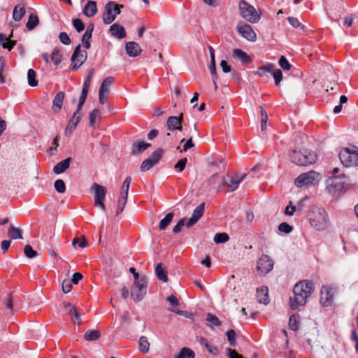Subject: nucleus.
<instances>
[{
	"label": "nucleus",
	"mask_w": 358,
	"mask_h": 358,
	"mask_svg": "<svg viewBox=\"0 0 358 358\" xmlns=\"http://www.w3.org/2000/svg\"><path fill=\"white\" fill-rule=\"evenodd\" d=\"M54 187L58 193H64L66 191V185L62 179H57L55 182Z\"/></svg>",
	"instance_id": "nucleus-45"
},
{
	"label": "nucleus",
	"mask_w": 358,
	"mask_h": 358,
	"mask_svg": "<svg viewBox=\"0 0 358 358\" xmlns=\"http://www.w3.org/2000/svg\"><path fill=\"white\" fill-rule=\"evenodd\" d=\"M39 22L38 17L34 14H31L29 17L28 21L27 22L26 27L28 30H33Z\"/></svg>",
	"instance_id": "nucleus-34"
},
{
	"label": "nucleus",
	"mask_w": 358,
	"mask_h": 358,
	"mask_svg": "<svg viewBox=\"0 0 358 358\" xmlns=\"http://www.w3.org/2000/svg\"><path fill=\"white\" fill-rule=\"evenodd\" d=\"M24 252L26 257L28 258H34L37 255L36 251H35L30 245H27L24 247Z\"/></svg>",
	"instance_id": "nucleus-49"
},
{
	"label": "nucleus",
	"mask_w": 358,
	"mask_h": 358,
	"mask_svg": "<svg viewBox=\"0 0 358 358\" xmlns=\"http://www.w3.org/2000/svg\"><path fill=\"white\" fill-rule=\"evenodd\" d=\"M206 321L208 322V325L211 328L213 326L219 327L221 325V322L218 317L211 313L207 314Z\"/></svg>",
	"instance_id": "nucleus-37"
},
{
	"label": "nucleus",
	"mask_w": 358,
	"mask_h": 358,
	"mask_svg": "<svg viewBox=\"0 0 358 358\" xmlns=\"http://www.w3.org/2000/svg\"><path fill=\"white\" fill-rule=\"evenodd\" d=\"M15 45V41L10 40V37L8 38L7 41L3 43L2 47L5 49H8L9 51L13 49Z\"/></svg>",
	"instance_id": "nucleus-61"
},
{
	"label": "nucleus",
	"mask_w": 358,
	"mask_h": 358,
	"mask_svg": "<svg viewBox=\"0 0 358 358\" xmlns=\"http://www.w3.org/2000/svg\"><path fill=\"white\" fill-rule=\"evenodd\" d=\"M185 224L186 223H185V219L180 220V221L173 227V232L174 234H178L179 232H180L182 227H184Z\"/></svg>",
	"instance_id": "nucleus-60"
},
{
	"label": "nucleus",
	"mask_w": 358,
	"mask_h": 358,
	"mask_svg": "<svg viewBox=\"0 0 358 358\" xmlns=\"http://www.w3.org/2000/svg\"><path fill=\"white\" fill-rule=\"evenodd\" d=\"M15 301V297H14L12 294H8L6 301H5V306L6 308L12 311L13 308V303Z\"/></svg>",
	"instance_id": "nucleus-48"
},
{
	"label": "nucleus",
	"mask_w": 358,
	"mask_h": 358,
	"mask_svg": "<svg viewBox=\"0 0 358 358\" xmlns=\"http://www.w3.org/2000/svg\"><path fill=\"white\" fill-rule=\"evenodd\" d=\"M73 25L78 32H81L85 29V24L79 18L73 20Z\"/></svg>",
	"instance_id": "nucleus-51"
},
{
	"label": "nucleus",
	"mask_w": 358,
	"mask_h": 358,
	"mask_svg": "<svg viewBox=\"0 0 358 358\" xmlns=\"http://www.w3.org/2000/svg\"><path fill=\"white\" fill-rule=\"evenodd\" d=\"M166 124L168 129L170 131L182 130L180 118H178L176 116L169 117L167 120Z\"/></svg>",
	"instance_id": "nucleus-24"
},
{
	"label": "nucleus",
	"mask_w": 358,
	"mask_h": 358,
	"mask_svg": "<svg viewBox=\"0 0 358 358\" xmlns=\"http://www.w3.org/2000/svg\"><path fill=\"white\" fill-rule=\"evenodd\" d=\"M237 31L242 37L247 39L248 41L254 42L256 41L257 35L252 27L248 24H238Z\"/></svg>",
	"instance_id": "nucleus-13"
},
{
	"label": "nucleus",
	"mask_w": 358,
	"mask_h": 358,
	"mask_svg": "<svg viewBox=\"0 0 358 358\" xmlns=\"http://www.w3.org/2000/svg\"><path fill=\"white\" fill-rule=\"evenodd\" d=\"M101 117V110L95 108L91 112V127L96 124Z\"/></svg>",
	"instance_id": "nucleus-42"
},
{
	"label": "nucleus",
	"mask_w": 358,
	"mask_h": 358,
	"mask_svg": "<svg viewBox=\"0 0 358 358\" xmlns=\"http://www.w3.org/2000/svg\"><path fill=\"white\" fill-rule=\"evenodd\" d=\"M233 56L243 63H249L251 62L250 56L241 49H234Z\"/></svg>",
	"instance_id": "nucleus-29"
},
{
	"label": "nucleus",
	"mask_w": 358,
	"mask_h": 358,
	"mask_svg": "<svg viewBox=\"0 0 358 358\" xmlns=\"http://www.w3.org/2000/svg\"><path fill=\"white\" fill-rule=\"evenodd\" d=\"M289 328L293 330L296 331L298 328L297 325V319L296 317L294 315H291L289 320Z\"/></svg>",
	"instance_id": "nucleus-57"
},
{
	"label": "nucleus",
	"mask_w": 358,
	"mask_h": 358,
	"mask_svg": "<svg viewBox=\"0 0 358 358\" xmlns=\"http://www.w3.org/2000/svg\"><path fill=\"white\" fill-rule=\"evenodd\" d=\"M207 350L213 355H217L219 354V350L215 346H212L209 343L205 346Z\"/></svg>",
	"instance_id": "nucleus-64"
},
{
	"label": "nucleus",
	"mask_w": 358,
	"mask_h": 358,
	"mask_svg": "<svg viewBox=\"0 0 358 358\" xmlns=\"http://www.w3.org/2000/svg\"><path fill=\"white\" fill-rule=\"evenodd\" d=\"M125 49L127 54L132 57L139 55L142 51L140 45L134 41L127 42L125 45Z\"/></svg>",
	"instance_id": "nucleus-17"
},
{
	"label": "nucleus",
	"mask_w": 358,
	"mask_h": 358,
	"mask_svg": "<svg viewBox=\"0 0 358 358\" xmlns=\"http://www.w3.org/2000/svg\"><path fill=\"white\" fill-rule=\"evenodd\" d=\"M89 86H90V73L86 76L85 81L84 83V85H83V87L82 90L81 94L79 97V101H78L77 109L76 111H78L79 113H80L83 105L84 104V103L86 100L87 94H88Z\"/></svg>",
	"instance_id": "nucleus-16"
},
{
	"label": "nucleus",
	"mask_w": 358,
	"mask_h": 358,
	"mask_svg": "<svg viewBox=\"0 0 358 358\" xmlns=\"http://www.w3.org/2000/svg\"><path fill=\"white\" fill-rule=\"evenodd\" d=\"M257 299L259 303L267 305L269 301L268 289L267 287H261L257 289Z\"/></svg>",
	"instance_id": "nucleus-18"
},
{
	"label": "nucleus",
	"mask_w": 358,
	"mask_h": 358,
	"mask_svg": "<svg viewBox=\"0 0 358 358\" xmlns=\"http://www.w3.org/2000/svg\"><path fill=\"white\" fill-rule=\"evenodd\" d=\"M279 65L283 70H289L291 65L284 56H281L279 59Z\"/></svg>",
	"instance_id": "nucleus-55"
},
{
	"label": "nucleus",
	"mask_w": 358,
	"mask_h": 358,
	"mask_svg": "<svg viewBox=\"0 0 358 358\" xmlns=\"http://www.w3.org/2000/svg\"><path fill=\"white\" fill-rule=\"evenodd\" d=\"M127 201V196L125 195H121L120 196V198L117 201V207H120L124 208Z\"/></svg>",
	"instance_id": "nucleus-62"
},
{
	"label": "nucleus",
	"mask_w": 358,
	"mask_h": 358,
	"mask_svg": "<svg viewBox=\"0 0 358 358\" xmlns=\"http://www.w3.org/2000/svg\"><path fill=\"white\" fill-rule=\"evenodd\" d=\"M289 23L296 29H299V30H305V26L302 24L296 17H289L287 18Z\"/></svg>",
	"instance_id": "nucleus-41"
},
{
	"label": "nucleus",
	"mask_w": 358,
	"mask_h": 358,
	"mask_svg": "<svg viewBox=\"0 0 358 358\" xmlns=\"http://www.w3.org/2000/svg\"><path fill=\"white\" fill-rule=\"evenodd\" d=\"M229 239V236L226 233H219L214 236V241L217 244L226 243Z\"/></svg>",
	"instance_id": "nucleus-40"
},
{
	"label": "nucleus",
	"mask_w": 358,
	"mask_h": 358,
	"mask_svg": "<svg viewBox=\"0 0 358 358\" xmlns=\"http://www.w3.org/2000/svg\"><path fill=\"white\" fill-rule=\"evenodd\" d=\"M110 32L111 35L117 38L120 39L126 36V31L122 25L117 23H115L110 27Z\"/></svg>",
	"instance_id": "nucleus-22"
},
{
	"label": "nucleus",
	"mask_w": 358,
	"mask_h": 358,
	"mask_svg": "<svg viewBox=\"0 0 358 358\" xmlns=\"http://www.w3.org/2000/svg\"><path fill=\"white\" fill-rule=\"evenodd\" d=\"M289 158L291 162L296 165L307 166L316 162L317 155L309 149L303 148L299 151L292 150L289 154Z\"/></svg>",
	"instance_id": "nucleus-2"
},
{
	"label": "nucleus",
	"mask_w": 358,
	"mask_h": 358,
	"mask_svg": "<svg viewBox=\"0 0 358 358\" xmlns=\"http://www.w3.org/2000/svg\"><path fill=\"white\" fill-rule=\"evenodd\" d=\"M131 182V178L130 176H127L125 178V180L123 182V184L122 185L121 192H120L121 195L127 194V196H128V192H129V187H130Z\"/></svg>",
	"instance_id": "nucleus-39"
},
{
	"label": "nucleus",
	"mask_w": 358,
	"mask_h": 358,
	"mask_svg": "<svg viewBox=\"0 0 358 358\" xmlns=\"http://www.w3.org/2000/svg\"><path fill=\"white\" fill-rule=\"evenodd\" d=\"M138 348L142 353H148L150 350V343L146 336H142L138 341Z\"/></svg>",
	"instance_id": "nucleus-31"
},
{
	"label": "nucleus",
	"mask_w": 358,
	"mask_h": 358,
	"mask_svg": "<svg viewBox=\"0 0 358 358\" xmlns=\"http://www.w3.org/2000/svg\"><path fill=\"white\" fill-rule=\"evenodd\" d=\"M71 158L68 157L62 162L57 163L53 168L55 174H61L64 173L70 166Z\"/></svg>",
	"instance_id": "nucleus-25"
},
{
	"label": "nucleus",
	"mask_w": 358,
	"mask_h": 358,
	"mask_svg": "<svg viewBox=\"0 0 358 358\" xmlns=\"http://www.w3.org/2000/svg\"><path fill=\"white\" fill-rule=\"evenodd\" d=\"M51 60L55 65H58L61 62L62 55L59 53V50H53L51 54Z\"/></svg>",
	"instance_id": "nucleus-50"
},
{
	"label": "nucleus",
	"mask_w": 358,
	"mask_h": 358,
	"mask_svg": "<svg viewBox=\"0 0 358 358\" xmlns=\"http://www.w3.org/2000/svg\"><path fill=\"white\" fill-rule=\"evenodd\" d=\"M150 146H151L150 143H146L144 141H138V142L134 143L131 148L130 154L131 155H136L139 153L144 152L146 149H148Z\"/></svg>",
	"instance_id": "nucleus-19"
},
{
	"label": "nucleus",
	"mask_w": 358,
	"mask_h": 358,
	"mask_svg": "<svg viewBox=\"0 0 358 358\" xmlns=\"http://www.w3.org/2000/svg\"><path fill=\"white\" fill-rule=\"evenodd\" d=\"M82 117L81 113L78 111H75L73 117L68 122V129H69V134H71L72 131L76 129L78 122L80 121Z\"/></svg>",
	"instance_id": "nucleus-28"
},
{
	"label": "nucleus",
	"mask_w": 358,
	"mask_h": 358,
	"mask_svg": "<svg viewBox=\"0 0 358 358\" xmlns=\"http://www.w3.org/2000/svg\"><path fill=\"white\" fill-rule=\"evenodd\" d=\"M163 154L164 150L161 148H158L152 153V155H150V157H148V159H150L153 163L157 164L162 157Z\"/></svg>",
	"instance_id": "nucleus-38"
},
{
	"label": "nucleus",
	"mask_w": 358,
	"mask_h": 358,
	"mask_svg": "<svg viewBox=\"0 0 358 358\" xmlns=\"http://www.w3.org/2000/svg\"><path fill=\"white\" fill-rule=\"evenodd\" d=\"M293 228L287 222H282L279 224L278 230L281 232H284L285 234H289L292 231Z\"/></svg>",
	"instance_id": "nucleus-53"
},
{
	"label": "nucleus",
	"mask_w": 358,
	"mask_h": 358,
	"mask_svg": "<svg viewBox=\"0 0 358 358\" xmlns=\"http://www.w3.org/2000/svg\"><path fill=\"white\" fill-rule=\"evenodd\" d=\"M72 245L76 247H80V248H85L87 245V241L86 238L80 239V238H75L72 241Z\"/></svg>",
	"instance_id": "nucleus-47"
},
{
	"label": "nucleus",
	"mask_w": 358,
	"mask_h": 358,
	"mask_svg": "<svg viewBox=\"0 0 358 358\" xmlns=\"http://www.w3.org/2000/svg\"><path fill=\"white\" fill-rule=\"evenodd\" d=\"M9 237L11 239H22V231L17 227H15L13 224L10 225L8 231Z\"/></svg>",
	"instance_id": "nucleus-32"
},
{
	"label": "nucleus",
	"mask_w": 358,
	"mask_h": 358,
	"mask_svg": "<svg viewBox=\"0 0 358 358\" xmlns=\"http://www.w3.org/2000/svg\"><path fill=\"white\" fill-rule=\"evenodd\" d=\"M25 13L26 10L24 3L17 5L13 8V19L16 22H19L25 15Z\"/></svg>",
	"instance_id": "nucleus-26"
},
{
	"label": "nucleus",
	"mask_w": 358,
	"mask_h": 358,
	"mask_svg": "<svg viewBox=\"0 0 358 358\" xmlns=\"http://www.w3.org/2000/svg\"><path fill=\"white\" fill-rule=\"evenodd\" d=\"M334 289L331 286H323L321 290L320 302L324 306H329L334 301Z\"/></svg>",
	"instance_id": "nucleus-14"
},
{
	"label": "nucleus",
	"mask_w": 358,
	"mask_h": 358,
	"mask_svg": "<svg viewBox=\"0 0 358 358\" xmlns=\"http://www.w3.org/2000/svg\"><path fill=\"white\" fill-rule=\"evenodd\" d=\"M64 310L71 316V321L74 324H80L81 322L80 317L76 309L71 303H66L64 306Z\"/></svg>",
	"instance_id": "nucleus-21"
},
{
	"label": "nucleus",
	"mask_w": 358,
	"mask_h": 358,
	"mask_svg": "<svg viewBox=\"0 0 358 358\" xmlns=\"http://www.w3.org/2000/svg\"><path fill=\"white\" fill-rule=\"evenodd\" d=\"M204 210L205 203L202 202L194 210L191 217L187 220L185 226L189 228L194 225L203 215Z\"/></svg>",
	"instance_id": "nucleus-15"
},
{
	"label": "nucleus",
	"mask_w": 358,
	"mask_h": 358,
	"mask_svg": "<svg viewBox=\"0 0 358 358\" xmlns=\"http://www.w3.org/2000/svg\"><path fill=\"white\" fill-rule=\"evenodd\" d=\"M155 273L159 280L164 282H167V273L164 268L163 267V264L162 263H159L157 264L155 267Z\"/></svg>",
	"instance_id": "nucleus-30"
},
{
	"label": "nucleus",
	"mask_w": 358,
	"mask_h": 358,
	"mask_svg": "<svg viewBox=\"0 0 358 358\" xmlns=\"http://www.w3.org/2000/svg\"><path fill=\"white\" fill-rule=\"evenodd\" d=\"M64 99V93L63 92H59L55 96L52 101V110L54 112H59L62 106V103Z\"/></svg>",
	"instance_id": "nucleus-27"
},
{
	"label": "nucleus",
	"mask_w": 358,
	"mask_h": 358,
	"mask_svg": "<svg viewBox=\"0 0 358 358\" xmlns=\"http://www.w3.org/2000/svg\"><path fill=\"white\" fill-rule=\"evenodd\" d=\"M113 81V77H107L103 80L99 90V100L101 104L103 105L107 102L108 95L110 93V87Z\"/></svg>",
	"instance_id": "nucleus-11"
},
{
	"label": "nucleus",
	"mask_w": 358,
	"mask_h": 358,
	"mask_svg": "<svg viewBox=\"0 0 358 358\" xmlns=\"http://www.w3.org/2000/svg\"><path fill=\"white\" fill-rule=\"evenodd\" d=\"M239 11L241 17L250 23H257L261 18L262 13L245 0L239 2Z\"/></svg>",
	"instance_id": "nucleus-4"
},
{
	"label": "nucleus",
	"mask_w": 358,
	"mask_h": 358,
	"mask_svg": "<svg viewBox=\"0 0 358 358\" xmlns=\"http://www.w3.org/2000/svg\"><path fill=\"white\" fill-rule=\"evenodd\" d=\"M36 78V72L31 69H29L27 72V80L29 86L36 87L38 85V81Z\"/></svg>",
	"instance_id": "nucleus-36"
},
{
	"label": "nucleus",
	"mask_w": 358,
	"mask_h": 358,
	"mask_svg": "<svg viewBox=\"0 0 358 358\" xmlns=\"http://www.w3.org/2000/svg\"><path fill=\"white\" fill-rule=\"evenodd\" d=\"M72 282L70 280H64L62 287L64 293L67 294L71 292L72 288Z\"/></svg>",
	"instance_id": "nucleus-54"
},
{
	"label": "nucleus",
	"mask_w": 358,
	"mask_h": 358,
	"mask_svg": "<svg viewBox=\"0 0 358 358\" xmlns=\"http://www.w3.org/2000/svg\"><path fill=\"white\" fill-rule=\"evenodd\" d=\"M313 291V283L310 281L301 280L296 283L293 289L294 297L290 298V307L296 309L304 306Z\"/></svg>",
	"instance_id": "nucleus-1"
},
{
	"label": "nucleus",
	"mask_w": 358,
	"mask_h": 358,
	"mask_svg": "<svg viewBox=\"0 0 358 358\" xmlns=\"http://www.w3.org/2000/svg\"><path fill=\"white\" fill-rule=\"evenodd\" d=\"M246 174L236 175L229 180V182L227 183V186L229 187L228 192H234L236 190L240 183L245 178Z\"/></svg>",
	"instance_id": "nucleus-20"
},
{
	"label": "nucleus",
	"mask_w": 358,
	"mask_h": 358,
	"mask_svg": "<svg viewBox=\"0 0 358 358\" xmlns=\"http://www.w3.org/2000/svg\"><path fill=\"white\" fill-rule=\"evenodd\" d=\"M156 164L155 163L148 158L142 162L140 169L142 172H145L149 171Z\"/></svg>",
	"instance_id": "nucleus-44"
},
{
	"label": "nucleus",
	"mask_w": 358,
	"mask_h": 358,
	"mask_svg": "<svg viewBox=\"0 0 358 358\" xmlns=\"http://www.w3.org/2000/svg\"><path fill=\"white\" fill-rule=\"evenodd\" d=\"M61 43L64 45H69L71 43V39L66 32H61L59 36Z\"/></svg>",
	"instance_id": "nucleus-59"
},
{
	"label": "nucleus",
	"mask_w": 358,
	"mask_h": 358,
	"mask_svg": "<svg viewBox=\"0 0 358 358\" xmlns=\"http://www.w3.org/2000/svg\"><path fill=\"white\" fill-rule=\"evenodd\" d=\"M187 159V158H183L180 159L174 166L176 169H178L180 171H182L186 166Z\"/></svg>",
	"instance_id": "nucleus-58"
},
{
	"label": "nucleus",
	"mask_w": 358,
	"mask_h": 358,
	"mask_svg": "<svg viewBox=\"0 0 358 358\" xmlns=\"http://www.w3.org/2000/svg\"><path fill=\"white\" fill-rule=\"evenodd\" d=\"M271 73L275 80V84L278 85L282 79V71L280 69L275 68Z\"/></svg>",
	"instance_id": "nucleus-46"
},
{
	"label": "nucleus",
	"mask_w": 358,
	"mask_h": 358,
	"mask_svg": "<svg viewBox=\"0 0 358 358\" xmlns=\"http://www.w3.org/2000/svg\"><path fill=\"white\" fill-rule=\"evenodd\" d=\"M310 225L317 231H324L329 227L327 213L323 208H315L308 215Z\"/></svg>",
	"instance_id": "nucleus-3"
},
{
	"label": "nucleus",
	"mask_w": 358,
	"mask_h": 358,
	"mask_svg": "<svg viewBox=\"0 0 358 358\" xmlns=\"http://www.w3.org/2000/svg\"><path fill=\"white\" fill-rule=\"evenodd\" d=\"M338 172H339V168H338V167H335L332 170L333 178L331 179V185H334L338 189H339L343 187L345 182H340L339 184H338L337 180L338 179L343 180L346 178L345 175L343 173L337 176L336 175Z\"/></svg>",
	"instance_id": "nucleus-23"
},
{
	"label": "nucleus",
	"mask_w": 358,
	"mask_h": 358,
	"mask_svg": "<svg viewBox=\"0 0 358 358\" xmlns=\"http://www.w3.org/2000/svg\"><path fill=\"white\" fill-rule=\"evenodd\" d=\"M273 268V262L268 255H263L257 260V270L260 275L269 273Z\"/></svg>",
	"instance_id": "nucleus-10"
},
{
	"label": "nucleus",
	"mask_w": 358,
	"mask_h": 358,
	"mask_svg": "<svg viewBox=\"0 0 358 358\" xmlns=\"http://www.w3.org/2000/svg\"><path fill=\"white\" fill-rule=\"evenodd\" d=\"M259 68L260 71L272 73V71L275 69V65L273 64H267L262 66Z\"/></svg>",
	"instance_id": "nucleus-63"
},
{
	"label": "nucleus",
	"mask_w": 358,
	"mask_h": 358,
	"mask_svg": "<svg viewBox=\"0 0 358 358\" xmlns=\"http://www.w3.org/2000/svg\"><path fill=\"white\" fill-rule=\"evenodd\" d=\"M194 352L188 348H183L175 358H194Z\"/></svg>",
	"instance_id": "nucleus-35"
},
{
	"label": "nucleus",
	"mask_w": 358,
	"mask_h": 358,
	"mask_svg": "<svg viewBox=\"0 0 358 358\" xmlns=\"http://www.w3.org/2000/svg\"><path fill=\"white\" fill-rule=\"evenodd\" d=\"M319 178V173L311 171L299 175L294 181L296 187H301L304 185H311Z\"/></svg>",
	"instance_id": "nucleus-9"
},
{
	"label": "nucleus",
	"mask_w": 358,
	"mask_h": 358,
	"mask_svg": "<svg viewBox=\"0 0 358 358\" xmlns=\"http://www.w3.org/2000/svg\"><path fill=\"white\" fill-rule=\"evenodd\" d=\"M227 340L231 345L235 346L236 343L235 340L236 332L233 329H230L227 332Z\"/></svg>",
	"instance_id": "nucleus-52"
},
{
	"label": "nucleus",
	"mask_w": 358,
	"mask_h": 358,
	"mask_svg": "<svg viewBox=\"0 0 358 358\" xmlns=\"http://www.w3.org/2000/svg\"><path fill=\"white\" fill-rule=\"evenodd\" d=\"M87 57V53L85 50H80V45H78L72 56H71V62L73 64L72 66V70L76 71L77 70L82 64L86 60Z\"/></svg>",
	"instance_id": "nucleus-12"
},
{
	"label": "nucleus",
	"mask_w": 358,
	"mask_h": 358,
	"mask_svg": "<svg viewBox=\"0 0 358 358\" xmlns=\"http://www.w3.org/2000/svg\"><path fill=\"white\" fill-rule=\"evenodd\" d=\"M260 113H261V130L262 131H264L266 129V122L268 120V115L262 106H260Z\"/></svg>",
	"instance_id": "nucleus-43"
},
{
	"label": "nucleus",
	"mask_w": 358,
	"mask_h": 358,
	"mask_svg": "<svg viewBox=\"0 0 358 358\" xmlns=\"http://www.w3.org/2000/svg\"><path fill=\"white\" fill-rule=\"evenodd\" d=\"M173 213H169L166 215L164 218H163L159 225V228L160 230H164L166 229V227L169 225V224L171 222L173 218Z\"/></svg>",
	"instance_id": "nucleus-33"
},
{
	"label": "nucleus",
	"mask_w": 358,
	"mask_h": 358,
	"mask_svg": "<svg viewBox=\"0 0 358 358\" xmlns=\"http://www.w3.org/2000/svg\"><path fill=\"white\" fill-rule=\"evenodd\" d=\"M148 283L144 276L141 277V280L134 281L131 288V294L135 301H141L147 292Z\"/></svg>",
	"instance_id": "nucleus-7"
},
{
	"label": "nucleus",
	"mask_w": 358,
	"mask_h": 358,
	"mask_svg": "<svg viewBox=\"0 0 358 358\" xmlns=\"http://www.w3.org/2000/svg\"><path fill=\"white\" fill-rule=\"evenodd\" d=\"M123 8L122 5H118L113 1H110L106 6V12L103 16L104 23L109 24L112 23L117 15L120 13V8Z\"/></svg>",
	"instance_id": "nucleus-8"
},
{
	"label": "nucleus",
	"mask_w": 358,
	"mask_h": 358,
	"mask_svg": "<svg viewBox=\"0 0 358 358\" xmlns=\"http://www.w3.org/2000/svg\"><path fill=\"white\" fill-rule=\"evenodd\" d=\"M82 42L87 49L90 48V29L87 28L83 36Z\"/></svg>",
	"instance_id": "nucleus-56"
},
{
	"label": "nucleus",
	"mask_w": 358,
	"mask_h": 358,
	"mask_svg": "<svg viewBox=\"0 0 358 358\" xmlns=\"http://www.w3.org/2000/svg\"><path fill=\"white\" fill-rule=\"evenodd\" d=\"M91 189L94 190V205L102 211L106 210L105 199L107 189L104 186L98 183H93Z\"/></svg>",
	"instance_id": "nucleus-5"
},
{
	"label": "nucleus",
	"mask_w": 358,
	"mask_h": 358,
	"mask_svg": "<svg viewBox=\"0 0 358 358\" xmlns=\"http://www.w3.org/2000/svg\"><path fill=\"white\" fill-rule=\"evenodd\" d=\"M339 159L343 166L350 167L358 165V151L343 148L339 153Z\"/></svg>",
	"instance_id": "nucleus-6"
}]
</instances>
